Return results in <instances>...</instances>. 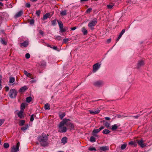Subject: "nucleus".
I'll use <instances>...</instances> for the list:
<instances>
[{"label": "nucleus", "instance_id": "obj_53", "mask_svg": "<svg viewBox=\"0 0 152 152\" xmlns=\"http://www.w3.org/2000/svg\"><path fill=\"white\" fill-rule=\"evenodd\" d=\"M68 40V39H64L63 40V42L64 43H66Z\"/></svg>", "mask_w": 152, "mask_h": 152}, {"label": "nucleus", "instance_id": "obj_17", "mask_svg": "<svg viewBox=\"0 0 152 152\" xmlns=\"http://www.w3.org/2000/svg\"><path fill=\"white\" fill-rule=\"evenodd\" d=\"M23 110H20L18 114V117L20 118L23 117L24 116L23 114Z\"/></svg>", "mask_w": 152, "mask_h": 152}, {"label": "nucleus", "instance_id": "obj_20", "mask_svg": "<svg viewBox=\"0 0 152 152\" xmlns=\"http://www.w3.org/2000/svg\"><path fill=\"white\" fill-rule=\"evenodd\" d=\"M82 31L84 35L86 34L88 32L87 30L84 27H83L82 28Z\"/></svg>", "mask_w": 152, "mask_h": 152}, {"label": "nucleus", "instance_id": "obj_44", "mask_svg": "<svg viewBox=\"0 0 152 152\" xmlns=\"http://www.w3.org/2000/svg\"><path fill=\"white\" fill-rule=\"evenodd\" d=\"M60 31L61 32H65L66 31V30L63 28V27H62L61 28H60Z\"/></svg>", "mask_w": 152, "mask_h": 152}, {"label": "nucleus", "instance_id": "obj_54", "mask_svg": "<svg viewBox=\"0 0 152 152\" xmlns=\"http://www.w3.org/2000/svg\"><path fill=\"white\" fill-rule=\"evenodd\" d=\"M111 39H107V43H110L111 41Z\"/></svg>", "mask_w": 152, "mask_h": 152}, {"label": "nucleus", "instance_id": "obj_36", "mask_svg": "<svg viewBox=\"0 0 152 152\" xmlns=\"http://www.w3.org/2000/svg\"><path fill=\"white\" fill-rule=\"evenodd\" d=\"M60 14L62 15H66V10H64V11H62L61 12Z\"/></svg>", "mask_w": 152, "mask_h": 152}, {"label": "nucleus", "instance_id": "obj_15", "mask_svg": "<svg viewBox=\"0 0 152 152\" xmlns=\"http://www.w3.org/2000/svg\"><path fill=\"white\" fill-rule=\"evenodd\" d=\"M100 111V110H97L94 111L92 110H89V113L91 114H96L99 113Z\"/></svg>", "mask_w": 152, "mask_h": 152}, {"label": "nucleus", "instance_id": "obj_59", "mask_svg": "<svg viewBox=\"0 0 152 152\" xmlns=\"http://www.w3.org/2000/svg\"><path fill=\"white\" fill-rule=\"evenodd\" d=\"M129 145H132L134 144V142L133 141H131L129 143Z\"/></svg>", "mask_w": 152, "mask_h": 152}, {"label": "nucleus", "instance_id": "obj_37", "mask_svg": "<svg viewBox=\"0 0 152 152\" xmlns=\"http://www.w3.org/2000/svg\"><path fill=\"white\" fill-rule=\"evenodd\" d=\"M28 127V125H26L25 126L22 127L21 129L23 131H25L27 129Z\"/></svg>", "mask_w": 152, "mask_h": 152}, {"label": "nucleus", "instance_id": "obj_22", "mask_svg": "<svg viewBox=\"0 0 152 152\" xmlns=\"http://www.w3.org/2000/svg\"><path fill=\"white\" fill-rule=\"evenodd\" d=\"M0 42L2 44L4 45H6L7 44V42L5 41V40L3 38L1 39Z\"/></svg>", "mask_w": 152, "mask_h": 152}, {"label": "nucleus", "instance_id": "obj_14", "mask_svg": "<svg viewBox=\"0 0 152 152\" xmlns=\"http://www.w3.org/2000/svg\"><path fill=\"white\" fill-rule=\"evenodd\" d=\"M102 122L104 123V124L105 126L107 129L109 128L110 126V124L107 121L103 120Z\"/></svg>", "mask_w": 152, "mask_h": 152}, {"label": "nucleus", "instance_id": "obj_2", "mask_svg": "<svg viewBox=\"0 0 152 152\" xmlns=\"http://www.w3.org/2000/svg\"><path fill=\"white\" fill-rule=\"evenodd\" d=\"M67 120H69L67 119V118H64L59 123L58 126V132L60 133H65L66 132L67 128L65 125H66V123Z\"/></svg>", "mask_w": 152, "mask_h": 152}, {"label": "nucleus", "instance_id": "obj_10", "mask_svg": "<svg viewBox=\"0 0 152 152\" xmlns=\"http://www.w3.org/2000/svg\"><path fill=\"white\" fill-rule=\"evenodd\" d=\"M144 64V62L142 60L139 61L137 64V68H139L141 66H143Z\"/></svg>", "mask_w": 152, "mask_h": 152}, {"label": "nucleus", "instance_id": "obj_25", "mask_svg": "<svg viewBox=\"0 0 152 152\" xmlns=\"http://www.w3.org/2000/svg\"><path fill=\"white\" fill-rule=\"evenodd\" d=\"M25 107V104L24 103H22L20 105L21 110H23L24 111Z\"/></svg>", "mask_w": 152, "mask_h": 152}, {"label": "nucleus", "instance_id": "obj_19", "mask_svg": "<svg viewBox=\"0 0 152 152\" xmlns=\"http://www.w3.org/2000/svg\"><path fill=\"white\" fill-rule=\"evenodd\" d=\"M65 115H66V114L65 113H59V114L60 118L61 119H62L63 118Z\"/></svg>", "mask_w": 152, "mask_h": 152}, {"label": "nucleus", "instance_id": "obj_13", "mask_svg": "<svg viewBox=\"0 0 152 152\" xmlns=\"http://www.w3.org/2000/svg\"><path fill=\"white\" fill-rule=\"evenodd\" d=\"M23 14L22 10H20L15 15V17L17 18L19 17H20Z\"/></svg>", "mask_w": 152, "mask_h": 152}, {"label": "nucleus", "instance_id": "obj_9", "mask_svg": "<svg viewBox=\"0 0 152 152\" xmlns=\"http://www.w3.org/2000/svg\"><path fill=\"white\" fill-rule=\"evenodd\" d=\"M137 142L141 147L143 148L145 146V145L143 143L142 139H141L140 140H137Z\"/></svg>", "mask_w": 152, "mask_h": 152}, {"label": "nucleus", "instance_id": "obj_33", "mask_svg": "<svg viewBox=\"0 0 152 152\" xmlns=\"http://www.w3.org/2000/svg\"><path fill=\"white\" fill-rule=\"evenodd\" d=\"M31 100L32 98L31 96L28 97L26 99V101L28 103L30 102L31 101Z\"/></svg>", "mask_w": 152, "mask_h": 152}, {"label": "nucleus", "instance_id": "obj_24", "mask_svg": "<svg viewBox=\"0 0 152 152\" xmlns=\"http://www.w3.org/2000/svg\"><path fill=\"white\" fill-rule=\"evenodd\" d=\"M45 109V110H49L50 109V105L48 103H47L45 104V105L44 107Z\"/></svg>", "mask_w": 152, "mask_h": 152}, {"label": "nucleus", "instance_id": "obj_56", "mask_svg": "<svg viewBox=\"0 0 152 152\" xmlns=\"http://www.w3.org/2000/svg\"><path fill=\"white\" fill-rule=\"evenodd\" d=\"M6 91H8L9 89V87L8 86H6L5 87Z\"/></svg>", "mask_w": 152, "mask_h": 152}, {"label": "nucleus", "instance_id": "obj_48", "mask_svg": "<svg viewBox=\"0 0 152 152\" xmlns=\"http://www.w3.org/2000/svg\"><path fill=\"white\" fill-rule=\"evenodd\" d=\"M34 114H33L31 115V117L30 119V121H33V120H34Z\"/></svg>", "mask_w": 152, "mask_h": 152}, {"label": "nucleus", "instance_id": "obj_47", "mask_svg": "<svg viewBox=\"0 0 152 152\" xmlns=\"http://www.w3.org/2000/svg\"><path fill=\"white\" fill-rule=\"evenodd\" d=\"M41 12L40 10H39L36 12V14L38 16H39L40 15Z\"/></svg>", "mask_w": 152, "mask_h": 152}, {"label": "nucleus", "instance_id": "obj_27", "mask_svg": "<svg viewBox=\"0 0 152 152\" xmlns=\"http://www.w3.org/2000/svg\"><path fill=\"white\" fill-rule=\"evenodd\" d=\"M100 131L99 130V129H94L92 132L93 134L95 136V135L94 134V133L97 134L99 133Z\"/></svg>", "mask_w": 152, "mask_h": 152}, {"label": "nucleus", "instance_id": "obj_31", "mask_svg": "<svg viewBox=\"0 0 152 152\" xmlns=\"http://www.w3.org/2000/svg\"><path fill=\"white\" fill-rule=\"evenodd\" d=\"M90 141L92 142H94L96 141V139L93 136H91L90 138Z\"/></svg>", "mask_w": 152, "mask_h": 152}, {"label": "nucleus", "instance_id": "obj_16", "mask_svg": "<svg viewBox=\"0 0 152 152\" xmlns=\"http://www.w3.org/2000/svg\"><path fill=\"white\" fill-rule=\"evenodd\" d=\"M28 89V88L27 87L25 86L23 87H21L19 90V91L20 92H24L26 90H27Z\"/></svg>", "mask_w": 152, "mask_h": 152}, {"label": "nucleus", "instance_id": "obj_21", "mask_svg": "<svg viewBox=\"0 0 152 152\" xmlns=\"http://www.w3.org/2000/svg\"><path fill=\"white\" fill-rule=\"evenodd\" d=\"M50 15L49 13H47L43 17V20H44L48 18L49 17Z\"/></svg>", "mask_w": 152, "mask_h": 152}, {"label": "nucleus", "instance_id": "obj_32", "mask_svg": "<svg viewBox=\"0 0 152 152\" xmlns=\"http://www.w3.org/2000/svg\"><path fill=\"white\" fill-rule=\"evenodd\" d=\"M24 74L27 77H30L31 76V74L27 72L26 70H24L23 71Z\"/></svg>", "mask_w": 152, "mask_h": 152}, {"label": "nucleus", "instance_id": "obj_61", "mask_svg": "<svg viewBox=\"0 0 152 152\" xmlns=\"http://www.w3.org/2000/svg\"><path fill=\"white\" fill-rule=\"evenodd\" d=\"M1 80L0 79V90H1L2 88V86L1 84Z\"/></svg>", "mask_w": 152, "mask_h": 152}, {"label": "nucleus", "instance_id": "obj_40", "mask_svg": "<svg viewBox=\"0 0 152 152\" xmlns=\"http://www.w3.org/2000/svg\"><path fill=\"white\" fill-rule=\"evenodd\" d=\"M41 65L42 66L44 67L46 65V62L44 61H42L41 62Z\"/></svg>", "mask_w": 152, "mask_h": 152}, {"label": "nucleus", "instance_id": "obj_62", "mask_svg": "<svg viewBox=\"0 0 152 152\" xmlns=\"http://www.w3.org/2000/svg\"><path fill=\"white\" fill-rule=\"evenodd\" d=\"M3 6V4L1 2H0V7L1 6Z\"/></svg>", "mask_w": 152, "mask_h": 152}, {"label": "nucleus", "instance_id": "obj_12", "mask_svg": "<svg viewBox=\"0 0 152 152\" xmlns=\"http://www.w3.org/2000/svg\"><path fill=\"white\" fill-rule=\"evenodd\" d=\"M109 150V147L108 146H105L100 147L99 150L101 151H105L108 150Z\"/></svg>", "mask_w": 152, "mask_h": 152}, {"label": "nucleus", "instance_id": "obj_5", "mask_svg": "<svg viewBox=\"0 0 152 152\" xmlns=\"http://www.w3.org/2000/svg\"><path fill=\"white\" fill-rule=\"evenodd\" d=\"M97 23V20L96 19H93L91 22H89L88 24V26L90 28L93 30L94 29L93 26H94L96 25Z\"/></svg>", "mask_w": 152, "mask_h": 152}, {"label": "nucleus", "instance_id": "obj_3", "mask_svg": "<svg viewBox=\"0 0 152 152\" xmlns=\"http://www.w3.org/2000/svg\"><path fill=\"white\" fill-rule=\"evenodd\" d=\"M17 92L14 89H11L9 93V96L11 98H15L17 96Z\"/></svg>", "mask_w": 152, "mask_h": 152}, {"label": "nucleus", "instance_id": "obj_34", "mask_svg": "<svg viewBox=\"0 0 152 152\" xmlns=\"http://www.w3.org/2000/svg\"><path fill=\"white\" fill-rule=\"evenodd\" d=\"M51 25L52 26H55L57 23H56V19L53 20L51 22Z\"/></svg>", "mask_w": 152, "mask_h": 152}, {"label": "nucleus", "instance_id": "obj_49", "mask_svg": "<svg viewBox=\"0 0 152 152\" xmlns=\"http://www.w3.org/2000/svg\"><path fill=\"white\" fill-rule=\"evenodd\" d=\"M25 57L27 58H29L30 57V55L29 53H27L25 55Z\"/></svg>", "mask_w": 152, "mask_h": 152}, {"label": "nucleus", "instance_id": "obj_45", "mask_svg": "<svg viewBox=\"0 0 152 152\" xmlns=\"http://www.w3.org/2000/svg\"><path fill=\"white\" fill-rule=\"evenodd\" d=\"M88 150L90 151H96V148L94 147L89 148Z\"/></svg>", "mask_w": 152, "mask_h": 152}, {"label": "nucleus", "instance_id": "obj_7", "mask_svg": "<svg viewBox=\"0 0 152 152\" xmlns=\"http://www.w3.org/2000/svg\"><path fill=\"white\" fill-rule=\"evenodd\" d=\"M68 119L69 120H67L66 122V125L68 127L69 129L70 130H71L73 129L74 128V125L73 124L70 122L69 121H70V120L69 119Z\"/></svg>", "mask_w": 152, "mask_h": 152}, {"label": "nucleus", "instance_id": "obj_18", "mask_svg": "<svg viewBox=\"0 0 152 152\" xmlns=\"http://www.w3.org/2000/svg\"><path fill=\"white\" fill-rule=\"evenodd\" d=\"M67 138L66 137H63L61 140V143L65 144L67 142Z\"/></svg>", "mask_w": 152, "mask_h": 152}, {"label": "nucleus", "instance_id": "obj_26", "mask_svg": "<svg viewBox=\"0 0 152 152\" xmlns=\"http://www.w3.org/2000/svg\"><path fill=\"white\" fill-rule=\"evenodd\" d=\"M57 22L58 23L60 28H61L62 27H63V25L61 21L57 20Z\"/></svg>", "mask_w": 152, "mask_h": 152}, {"label": "nucleus", "instance_id": "obj_41", "mask_svg": "<svg viewBox=\"0 0 152 152\" xmlns=\"http://www.w3.org/2000/svg\"><path fill=\"white\" fill-rule=\"evenodd\" d=\"M34 22V19H32L30 20L29 21L30 24L31 25L33 24Z\"/></svg>", "mask_w": 152, "mask_h": 152}, {"label": "nucleus", "instance_id": "obj_1", "mask_svg": "<svg viewBox=\"0 0 152 152\" xmlns=\"http://www.w3.org/2000/svg\"><path fill=\"white\" fill-rule=\"evenodd\" d=\"M48 134L46 135L45 134L43 133L41 135L38 136L37 138L39 142L41 145L43 146H47L48 144L47 142Z\"/></svg>", "mask_w": 152, "mask_h": 152}, {"label": "nucleus", "instance_id": "obj_4", "mask_svg": "<svg viewBox=\"0 0 152 152\" xmlns=\"http://www.w3.org/2000/svg\"><path fill=\"white\" fill-rule=\"evenodd\" d=\"M20 145V143L19 142H18L16 146L14 145L12 147L11 150V152H18Z\"/></svg>", "mask_w": 152, "mask_h": 152}, {"label": "nucleus", "instance_id": "obj_35", "mask_svg": "<svg viewBox=\"0 0 152 152\" xmlns=\"http://www.w3.org/2000/svg\"><path fill=\"white\" fill-rule=\"evenodd\" d=\"M4 147L5 148H7L9 147V145L7 143H5L4 144Z\"/></svg>", "mask_w": 152, "mask_h": 152}, {"label": "nucleus", "instance_id": "obj_11", "mask_svg": "<svg viewBox=\"0 0 152 152\" xmlns=\"http://www.w3.org/2000/svg\"><path fill=\"white\" fill-rule=\"evenodd\" d=\"M20 46L22 47L23 46L25 47H26L28 45V41H25L23 42L20 43Z\"/></svg>", "mask_w": 152, "mask_h": 152}, {"label": "nucleus", "instance_id": "obj_50", "mask_svg": "<svg viewBox=\"0 0 152 152\" xmlns=\"http://www.w3.org/2000/svg\"><path fill=\"white\" fill-rule=\"evenodd\" d=\"M25 6L29 8L31 6V5L29 3H26Z\"/></svg>", "mask_w": 152, "mask_h": 152}, {"label": "nucleus", "instance_id": "obj_8", "mask_svg": "<svg viewBox=\"0 0 152 152\" xmlns=\"http://www.w3.org/2000/svg\"><path fill=\"white\" fill-rule=\"evenodd\" d=\"M101 64H99V63L94 64L93 66V72H96L100 68Z\"/></svg>", "mask_w": 152, "mask_h": 152}, {"label": "nucleus", "instance_id": "obj_64", "mask_svg": "<svg viewBox=\"0 0 152 152\" xmlns=\"http://www.w3.org/2000/svg\"><path fill=\"white\" fill-rule=\"evenodd\" d=\"M121 117V115H118V118H120Z\"/></svg>", "mask_w": 152, "mask_h": 152}, {"label": "nucleus", "instance_id": "obj_29", "mask_svg": "<svg viewBox=\"0 0 152 152\" xmlns=\"http://www.w3.org/2000/svg\"><path fill=\"white\" fill-rule=\"evenodd\" d=\"M112 129L113 130H114L116 129H117L118 126L117 124H115L112 125Z\"/></svg>", "mask_w": 152, "mask_h": 152}, {"label": "nucleus", "instance_id": "obj_58", "mask_svg": "<svg viewBox=\"0 0 152 152\" xmlns=\"http://www.w3.org/2000/svg\"><path fill=\"white\" fill-rule=\"evenodd\" d=\"M76 27H74L73 28H71V29L72 30H74L76 29Z\"/></svg>", "mask_w": 152, "mask_h": 152}, {"label": "nucleus", "instance_id": "obj_6", "mask_svg": "<svg viewBox=\"0 0 152 152\" xmlns=\"http://www.w3.org/2000/svg\"><path fill=\"white\" fill-rule=\"evenodd\" d=\"M93 85L96 87H100L104 85V82L102 81L99 80L94 82L93 83Z\"/></svg>", "mask_w": 152, "mask_h": 152}, {"label": "nucleus", "instance_id": "obj_57", "mask_svg": "<svg viewBox=\"0 0 152 152\" xmlns=\"http://www.w3.org/2000/svg\"><path fill=\"white\" fill-rule=\"evenodd\" d=\"M105 119L106 120H109L110 119V118L108 117H105Z\"/></svg>", "mask_w": 152, "mask_h": 152}, {"label": "nucleus", "instance_id": "obj_23", "mask_svg": "<svg viewBox=\"0 0 152 152\" xmlns=\"http://www.w3.org/2000/svg\"><path fill=\"white\" fill-rule=\"evenodd\" d=\"M110 131L108 129H104L102 133L104 134H107L110 133Z\"/></svg>", "mask_w": 152, "mask_h": 152}, {"label": "nucleus", "instance_id": "obj_51", "mask_svg": "<svg viewBox=\"0 0 152 152\" xmlns=\"http://www.w3.org/2000/svg\"><path fill=\"white\" fill-rule=\"evenodd\" d=\"M125 29H123L122 30V31H121V32L120 34H121V35H123V34L125 32Z\"/></svg>", "mask_w": 152, "mask_h": 152}, {"label": "nucleus", "instance_id": "obj_55", "mask_svg": "<svg viewBox=\"0 0 152 152\" xmlns=\"http://www.w3.org/2000/svg\"><path fill=\"white\" fill-rule=\"evenodd\" d=\"M104 129V127L103 126H101L100 128H99V130L100 131L101 130Z\"/></svg>", "mask_w": 152, "mask_h": 152}, {"label": "nucleus", "instance_id": "obj_39", "mask_svg": "<svg viewBox=\"0 0 152 152\" xmlns=\"http://www.w3.org/2000/svg\"><path fill=\"white\" fill-rule=\"evenodd\" d=\"M25 123V121L24 120H21L20 121L19 124L20 126H23L24 125Z\"/></svg>", "mask_w": 152, "mask_h": 152}, {"label": "nucleus", "instance_id": "obj_43", "mask_svg": "<svg viewBox=\"0 0 152 152\" xmlns=\"http://www.w3.org/2000/svg\"><path fill=\"white\" fill-rule=\"evenodd\" d=\"M55 37V39H56L58 40H61V37L60 36H56Z\"/></svg>", "mask_w": 152, "mask_h": 152}, {"label": "nucleus", "instance_id": "obj_52", "mask_svg": "<svg viewBox=\"0 0 152 152\" xmlns=\"http://www.w3.org/2000/svg\"><path fill=\"white\" fill-rule=\"evenodd\" d=\"M140 116V115L138 114L136 116H133V117L134 118L137 119L138 118V117Z\"/></svg>", "mask_w": 152, "mask_h": 152}, {"label": "nucleus", "instance_id": "obj_30", "mask_svg": "<svg viewBox=\"0 0 152 152\" xmlns=\"http://www.w3.org/2000/svg\"><path fill=\"white\" fill-rule=\"evenodd\" d=\"M114 6V5L113 4H108L107 5V7L109 9H111Z\"/></svg>", "mask_w": 152, "mask_h": 152}, {"label": "nucleus", "instance_id": "obj_46", "mask_svg": "<svg viewBox=\"0 0 152 152\" xmlns=\"http://www.w3.org/2000/svg\"><path fill=\"white\" fill-rule=\"evenodd\" d=\"M4 121V119H0V126L3 124Z\"/></svg>", "mask_w": 152, "mask_h": 152}, {"label": "nucleus", "instance_id": "obj_38", "mask_svg": "<svg viewBox=\"0 0 152 152\" xmlns=\"http://www.w3.org/2000/svg\"><path fill=\"white\" fill-rule=\"evenodd\" d=\"M127 146L126 144H123L121 145V149L122 150L124 149Z\"/></svg>", "mask_w": 152, "mask_h": 152}, {"label": "nucleus", "instance_id": "obj_28", "mask_svg": "<svg viewBox=\"0 0 152 152\" xmlns=\"http://www.w3.org/2000/svg\"><path fill=\"white\" fill-rule=\"evenodd\" d=\"M15 81V78L14 77H10L9 83H13Z\"/></svg>", "mask_w": 152, "mask_h": 152}, {"label": "nucleus", "instance_id": "obj_60", "mask_svg": "<svg viewBox=\"0 0 152 152\" xmlns=\"http://www.w3.org/2000/svg\"><path fill=\"white\" fill-rule=\"evenodd\" d=\"M52 48L55 50H56L57 49V47L56 46H54Z\"/></svg>", "mask_w": 152, "mask_h": 152}, {"label": "nucleus", "instance_id": "obj_63", "mask_svg": "<svg viewBox=\"0 0 152 152\" xmlns=\"http://www.w3.org/2000/svg\"><path fill=\"white\" fill-rule=\"evenodd\" d=\"M39 33L41 34H44V32L43 31H41L39 32Z\"/></svg>", "mask_w": 152, "mask_h": 152}, {"label": "nucleus", "instance_id": "obj_42", "mask_svg": "<svg viewBox=\"0 0 152 152\" xmlns=\"http://www.w3.org/2000/svg\"><path fill=\"white\" fill-rule=\"evenodd\" d=\"M92 10V8H89L87 9V10L86 11V12L87 13H89L91 12V11Z\"/></svg>", "mask_w": 152, "mask_h": 152}]
</instances>
